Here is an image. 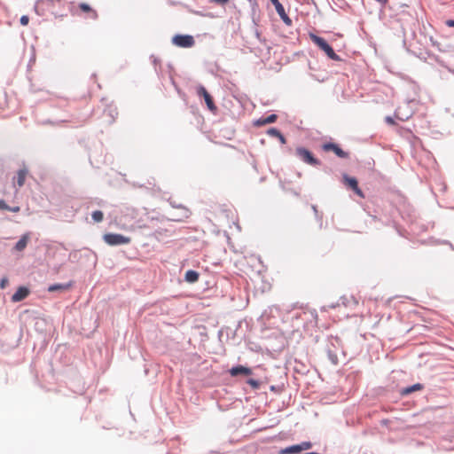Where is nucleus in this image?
Masks as SVG:
<instances>
[{"instance_id":"dca6fc26","label":"nucleus","mask_w":454,"mask_h":454,"mask_svg":"<svg viewBox=\"0 0 454 454\" xmlns=\"http://www.w3.org/2000/svg\"><path fill=\"white\" fill-rule=\"evenodd\" d=\"M27 170L23 168V169H20L17 173V176L14 178V182L15 184L19 186V187H21L23 186L24 183H25V180H26V176H27Z\"/></svg>"},{"instance_id":"f03ea898","label":"nucleus","mask_w":454,"mask_h":454,"mask_svg":"<svg viewBox=\"0 0 454 454\" xmlns=\"http://www.w3.org/2000/svg\"><path fill=\"white\" fill-rule=\"evenodd\" d=\"M295 155L300 160H301L305 164L314 167L321 165V161L318 159H317L313 155V153L305 147H297L295 149Z\"/></svg>"},{"instance_id":"9b49d317","label":"nucleus","mask_w":454,"mask_h":454,"mask_svg":"<svg viewBox=\"0 0 454 454\" xmlns=\"http://www.w3.org/2000/svg\"><path fill=\"white\" fill-rule=\"evenodd\" d=\"M169 204L175 207V208H179L181 209V213L179 215H177L176 217L173 218V220L175 221H182L184 219H186L190 216V211L188 208H186L185 207H184L183 205L181 204H176L175 201L169 200Z\"/></svg>"},{"instance_id":"58836bf2","label":"nucleus","mask_w":454,"mask_h":454,"mask_svg":"<svg viewBox=\"0 0 454 454\" xmlns=\"http://www.w3.org/2000/svg\"><path fill=\"white\" fill-rule=\"evenodd\" d=\"M447 26L449 27H454V20H449L446 21Z\"/></svg>"},{"instance_id":"e433bc0d","label":"nucleus","mask_w":454,"mask_h":454,"mask_svg":"<svg viewBox=\"0 0 454 454\" xmlns=\"http://www.w3.org/2000/svg\"><path fill=\"white\" fill-rule=\"evenodd\" d=\"M7 207H8V205L5 203V201L3 200H0V210L7 209Z\"/></svg>"},{"instance_id":"393cba45","label":"nucleus","mask_w":454,"mask_h":454,"mask_svg":"<svg viewBox=\"0 0 454 454\" xmlns=\"http://www.w3.org/2000/svg\"><path fill=\"white\" fill-rule=\"evenodd\" d=\"M79 6H80L82 11L91 12L93 19H96L98 17L97 12L95 11H93L89 4H87L85 3H82V4H80Z\"/></svg>"},{"instance_id":"bb28decb","label":"nucleus","mask_w":454,"mask_h":454,"mask_svg":"<svg viewBox=\"0 0 454 454\" xmlns=\"http://www.w3.org/2000/svg\"><path fill=\"white\" fill-rule=\"evenodd\" d=\"M280 131L276 129V128H270L268 130H267V134L270 137H278V136H280Z\"/></svg>"},{"instance_id":"a878e982","label":"nucleus","mask_w":454,"mask_h":454,"mask_svg":"<svg viewBox=\"0 0 454 454\" xmlns=\"http://www.w3.org/2000/svg\"><path fill=\"white\" fill-rule=\"evenodd\" d=\"M247 383L251 386V387L254 389V390H258L260 389V387H261V382L257 380H254V379H248L247 380Z\"/></svg>"},{"instance_id":"0eeeda50","label":"nucleus","mask_w":454,"mask_h":454,"mask_svg":"<svg viewBox=\"0 0 454 454\" xmlns=\"http://www.w3.org/2000/svg\"><path fill=\"white\" fill-rule=\"evenodd\" d=\"M271 4L275 6L276 12L279 15L280 19L286 26H291L293 21L286 13L285 8L282 4L278 0H270Z\"/></svg>"},{"instance_id":"f257e3e1","label":"nucleus","mask_w":454,"mask_h":454,"mask_svg":"<svg viewBox=\"0 0 454 454\" xmlns=\"http://www.w3.org/2000/svg\"><path fill=\"white\" fill-rule=\"evenodd\" d=\"M309 36L311 41L317 46H318L327 55L329 59L336 61L340 60V58L335 53L332 46L323 37L314 34H310Z\"/></svg>"},{"instance_id":"2eb2a0df","label":"nucleus","mask_w":454,"mask_h":454,"mask_svg":"<svg viewBox=\"0 0 454 454\" xmlns=\"http://www.w3.org/2000/svg\"><path fill=\"white\" fill-rule=\"evenodd\" d=\"M29 240V234L26 233L21 236V238L19 239V241L15 244L14 249L17 251H23Z\"/></svg>"},{"instance_id":"ddd939ff","label":"nucleus","mask_w":454,"mask_h":454,"mask_svg":"<svg viewBox=\"0 0 454 454\" xmlns=\"http://www.w3.org/2000/svg\"><path fill=\"white\" fill-rule=\"evenodd\" d=\"M278 116L274 114H270L267 117H261L254 121V125L257 127H261L266 124L273 123L277 121Z\"/></svg>"},{"instance_id":"cd10ccee","label":"nucleus","mask_w":454,"mask_h":454,"mask_svg":"<svg viewBox=\"0 0 454 454\" xmlns=\"http://www.w3.org/2000/svg\"><path fill=\"white\" fill-rule=\"evenodd\" d=\"M298 445L301 451L309 450L312 447V443L310 442H302Z\"/></svg>"},{"instance_id":"a211bd4d","label":"nucleus","mask_w":454,"mask_h":454,"mask_svg":"<svg viewBox=\"0 0 454 454\" xmlns=\"http://www.w3.org/2000/svg\"><path fill=\"white\" fill-rule=\"evenodd\" d=\"M423 388V385L420 384V383H417V384H414L411 387H405L403 389H402L401 393L402 395H409L414 391H417V390H421Z\"/></svg>"},{"instance_id":"aec40b11","label":"nucleus","mask_w":454,"mask_h":454,"mask_svg":"<svg viewBox=\"0 0 454 454\" xmlns=\"http://www.w3.org/2000/svg\"><path fill=\"white\" fill-rule=\"evenodd\" d=\"M104 114L109 116V122H113L115 119V116L118 114L116 108L113 106H109L106 109H105Z\"/></svg>"},{"instance_id":"20e7f679","label":"nucleus","mask_w":454,"mask_h":454,"mask_svg":"<svg viewBox=\"0 0 454 454\" xmlns=\"http://www.w3.org/2000/svg\"><path fill=\"white\" fill-rule=\"evenodd\" d=\"M358 304V301L352 295L350 296H341L337 303H332L327 306H324L322 308L323 310L326 311L327 309H335L340 305H343L346 308H354Z\"/></svg>"},{"instance_id":"4c0bfd02","label":"nucleus","mask_w":454,"mask_h":454,"mask_svg":"<svg viewBox=\"0 0 454 454\" xmlns=\"http://www.w3.org/2000/svg\"><path fill=\"white\" fill-rule=\"evenodd\" d=\"M278 138L279 139L281 144H286V140L285 137L281 133H280V136L278 137Z\"/></svg>"},{"instance_id":"2f4dec72","label":"nucleus","mask_w":454,"mask_h":454,"mask_svg":"<svg viewBox=\"0 0 454 454\" xmlns=\"http://www.w3.org/2000/svg\"><path fill=\"white\" fill-rule=\"evenodd\" d=\"M353 191L355 192L356 194H357L359 197L361 198H364V195L362 192V190L359 188L358 184L356 185V188H354Z\"/></svg>"},{"instance_id":"39448f33","label":"nucleus","mask_w":454,"mask_h":454,"mask_svg":"<svg viewBox=\"0 0 454 454\" xmlns=\"http://www.w3.org/2000/svg\"><path fill=\"white\" fill-rule=\"evenodd\" d=\"M172 43L181 48H191L195 44V41L190 35H176L172 38Z\"/></svg>"},{"instance_id":"c85d7f7f","label":"nucleus","mask_w":454,"mask_h":454,"mask_svg":"<svg viewBox=\"0 0 454 454\" xmlns=\"http://www.w3.org/2000/svg\"><path fill=\"white\" fill-rule=\"evenodd\" d=\"M311 208H312V210H313V211H314V213H315V216H316V218H317V220L321 221V220H322V215H319L317 206H316V205H312V206H311Z\"/></svg>"},{"instance_id":"4be33fe9","label":"nucleus","mask_w":454,"mask_h":454,"mask_svg":"<svg viewBox=\"0 0 454 454\" xmlns=\"http://www.w3.org/2000/svg\"><path fill=\"white\" fill-rule=\"evenodd\" d=\"M54 0H38L36 3H35V12L40 14L39 12V9L41 7H43V6H46V7H50L51 4L53 3Z\"/></svg>"},{"instance_id":"7ed1b4c3","label":"nucleus","mask_w":454,"mask_h":454,"mask_svg":"<svg viewBox=\"0 0 454 454\" xmlns=\"http://www.w3.org/2000/svg\"><path fill=\"white\" fill-rule=\"evenodd\" d=\"M104 241L110 246H119L122 244H129L130 239L121 234L107 233L103 236Z\"/></svg>"},{"instance_id":"f8f14e48","label":"nucleus","mask_w":454,"mask_h":454,"mask_svg":"<svg viewBox=\"0 0 454 454\" xmlns=\"http://www.w3.org/2000/svg\"><path fill=\"white\" fill-rule=\"evenodd\" d=\"M326 353L331 363L334 365L338 364L339 360L336 353V347L333 342H331L329 345H327Z\"/></svg>"},{"instance_id":"f3484780","label":"nucleus","mask_w":454,"mask_h":454,"mask_svg":"<svg viewBox=\"0 0 454 454\" xmlns=\"http://www.w3.org/2000/svg\"><path fill=\"white\" fill-rule=\"evenodd\" d=\"M199 277H200V274L193 270H189L185 272V275H184V280L187 282V283H195L198 281L199 279Z\"/></svg>"},{"instance_id":"412c9836","label":"nucleus","mask_w":454,"mask_h":454,"mask_svg":"<svg viewBox=\"0 0 454 454\" xmlns=\"http://www.w3.org/2000/svg\"><path fill=\"white\" fill-rule=\"evenodd\" d=\"M299 452H301L299 445L294 444V445L286 447L285 449H282L279 453L280 454H294V453H299Z\"/></svg>"},{"instance_id":"c9c22d12","label":"nucleus","mask_w":454,"mask_h":454,"mask_svg":"<svg viewBox=\"0 0 454 454\" xmlns=\"http://www.w3.org/2000/svg\"><path fill=\"white\" fill-rule=\"evenodd\" d=\"M6 210L16 213V212L20 211V207H10V206H8Z\"/></svg>"},{"instance_id":"ea45409f","label":"nucleus","mask_w":454,"mask_h":454,"mask_svg":"<svg viewBox=\"0 0 454 454\" xmlns=\"http://www.w3.org/2000/svg\"><path fill=\"white\" fill-rule=\"evenodd\" d=\"M270 389H271V390H275V387H274V386H271V387H270Z\"/></svg>"},{"instance_id":"1a4fd4ad","label":"nucleus","mask_w":454,"mask_h":454,"mask_svg":"<svg viewBox=\"0 0 454 454\" xmlns=\"http://www.w3.org/2000/svg\"><path fill=\"white\" fill-rule=\"evenodd\" d=\"M229 373L232 377H237L239 375L249 376L253 373L252 369L244 365H236L231 367L229 370Z\"/></svg>"},{"instance_id":"6ab92c4d","label":"nucleus","mask_w":454,"mask_h":454,"mask_svg":"<svg viewBox=\"0 0 454 454\" xmlns=\"http://www.w3.org/2000/svg\"><path fill=\"white\" fill-rule=\"evenodd\" d=\"M411 116V113H402V108L398 107L395 112V117L402 121H407Z\"/></svg>"},{"instance_id":"72a5a7b5","label":"nucleus","mask_w":454,"mask_h":454,"mask_svg":"<svg viewBox=\"0 0 454 454\" xmlns=\"http://www.w3.org/2000/svg\"><path fill=\"white\" fill-rule=\"evenodd\" d=\"M385 121L387 123V124H390V125H394L395 124V121H394V118L391 117V116H387L385 118Z\"/></svg>"},{"instance_id":"b1692460","label":"nucleus","mask_w":454,"mask_h":454,"mask_svg":"<svg viewBox=\"0 0 454 454\" xmlns=\"http://www.w3.org/2000/svg\"><path fill=\"white\" fill-rule=\"evenodd\" d=\"M91 217L95 223H100V222H102V220L104 218V214L100 210H96V211L92 212Z\"/></svg>"},{"instance_id":"473e14b6","label":"nucleus","mask_w":454,"mask_h":454,"mask_svg":"<svg viewBox=\"0 0 454 454\" xmlns=\"http://www.w3.org/2000/svg\"><path fill=\"white\" fill-rule=\"evenodd\" d=\"M210 2L220 5H224L229 2V0H210Z\"/></svg>"},{"instance_id":"4468645a","label":"nucleus","mask_w":454,"mask_h":454,"mask_svg":"<svg viewBox=\"0 0 454 454\" xmlns=\"http://www.w3.org/2000/svg\"><path fill=\"white\" fill-rule=\"evenodd\" d=\"M71 286H72L71 282L65 283V284H53L48 287V291L49 292H56V291L63 292V291L68 290Z\"/></svg>"},{"instance_id":"7c9ffc66","label":"nucleus","mask_w":454,"mask_h":454,"mask_svg":"<svg viewBox=\"0 0 454 454\" xmlns=\"http://www.w3.org/2000/svg\"><path fill=\"white\" fill-rule=\"evenodd\" d=\"M8 285V278H3L1 280H0V288L1 289H4L6 287V286Z\"/></svg>"},{"instance_id":"423d86ee","label":"nucleus","mask_w":454,"mask_h":454,"mask_svg":"<svg viewBox=\"0 0 454 454\" xmlns=\"http://www.w3.org/2000/svg\"><path fill=\"white\" fill-rule=\"evenodd\" d=\"M322 149L325 152L333 151L340 159H347V158H348V153L343 151L337 144H334V143H325L322 145Z\"/></svg>"},{"instance_id":"5701e85b","label":"nucleus","mask_w":454,"mask_h":454,"mask_svg":"<svg viewBox=\"0 0 454 454\" xmlns=\"http://www.w3.org/2000/svg\"><path fill=\"white\" fill-rule=\"evenodd\" d=\"M344 183L348 185L352 190L354 188H356V185L358 184L357 180L355 177H350L348 175L343 176Z\"/></svg>"},{"instance_id":"6e6552de","label":"nucleus","mask_w":454,"mask_h":454,"mask_svg":"<svg viewBox=\"0 0 454 454\" xmlns=\"http://www.w3.org/2000/svg\"><path fill=\"white\" fill-rule=\"evenodd\" d=\"M197 93L199 96H201L204 98L207 106L208 107L209 110L214 111L216 109V106L213 101L212 97L207 91V90L205 89L204 86H199L197 89Z\"/></svg>"},{"instance_id":"f704fd0d","label":"nucleus","mask_w":454,"mask_h":454,"mask_svg":"<svg viewBox=\"0 0 454 454\" xmlns=\"http://www.w3.org/2000/svg\"><path fill=\"white\" fill-rule=\"evenodd\" d=\"M252 6L253 12H254L255 8L258 6L256 0H248Z\"/></svg>"},{"instance_id":"c756f323","label":"nucleus","mask_w":454,"mask_h":454,"mask_svg":"<svg viewBox=\"0 0 454 454\" xmlns=\"http://www.w3.org/2000/svg\"><path fill=\"white\" fill-rule=\"evenodd\" d=\"M29 22V18L27 15H23L20 18V24L22 26H27Z\"/></svg>"},{"instance_id":"9d476101","label":"nucleus","mask_w":454,"mask_h":454,"mask_svg":"<svg viewBox=\"0 0 454 454\" xmlns=\"http://www.w3.org/2000/svg\"><path fill=\"white\" fill-rule=\"evenodd\" d=\"M30 291L26 286H20L18 290L12 294V302H19L26 299Z\"/></svg>"}]
</instances>
